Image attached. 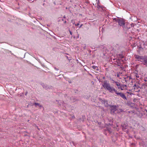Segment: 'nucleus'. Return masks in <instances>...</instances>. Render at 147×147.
<instances>
[{
	"mask_svg": "<svg viewBox=\"0 0 147 147\" xmlns=\"http://www.w3.org/2000/svg\"><path fill=\"white\" fill-rule=\"evenodd\" d=\"M69 32H70V34L71 35H72V32L70 30H69Z\"/></svg>",
	"mask_w": 147,
	"mask_h": 147,
	"instance_id": "dca6fc26",
	"label": "nucleus"
},
{
	"mask_svg": "<svg viewBox=\"0 0 147 147\" xmlns=\"http://www.w3.org/2000/svg\"><path fill=\"white\" fill-rule=\"evenodd\" d=\"M113 83L115 84V85L117 86L118 88L119 89H121V90H123L126 89V85L123 84L121 85L120 84L117 82H115L113 80Z\"/></svg>",
	"mask_w": 147,
	"mask_h": 147,
	"instance_id": "f03ea898",
	"label": "nucleus"
},
{
	"mask_svg": "<svg viewBox=\"0 0 147 147\" xmlns=\"http://www.w3.org/2000/svg\"><path fill=\"white\" fill-rule=\"evenodd\" d=\"M127 80H126V78H125V81L126 82H127V81H128V79H129V80L131 79V78L130 76H127L126 78Z\"/></svg>",
	"mask_w": 147,
	"mask_h": 147,
	"instance_id": "f8f14e48",
	"label": "nucleus"
},
{
	"mask_svg": "<svg viewBox=\"0 0 147 147\" xmlns=\"http://www.w3.org/2000/svg\"><path fill=\"white\" fill-rule=\"evenodd\" d=\"M22 95V94H20V96H21Z\"/></svg>",
	"mask_w": 147,
	"mask_h": 147,
	"instance_id": "a211bd4d",
	"label": "nucleus"
},
{
	"mask_svg": "<svg viewBox=\"0 0 147 147\" xmlns=\"http://www.w3.org/2000/svg\"><path fill=\"white\" fill-rule=\"evenodd\" d=\"M71 22L73 24H75V22L74 20H72L71 21Z\"/></svg>",
	"mask_w": 147,
	"mask_h": 147,
	"instance_id": "ddd939ff",
	"label": "nucleus"
},
{
	"mask_svg": "<svg viewBox=\"0 0 147 147\" xmlns=\"http://www.w3.org/2000/svg\"><path fill=\"white\" fill-rule=\"evenodd\" d=\"M79 25V23H77V24H75V25L76 26H78Z\"/></svg>",
	"mask_w": 147,
	"mask_h": 147,
	"instance_id": "2eb2a0df",
	"label": "nucleus"
},
{
	"mask_svg": "<svg viewBox=\"0 0 147 147\" xmlns=\"http://www.w3.org/2000/svg\"><path fill=\"white\" fill-rule=\"evenodd\" d=\"M66 21H65V23H66Z\"/></svg>",
	"mask_w": 147,
	"mask_h": 147,
	"instance_id": "6ab92c4d",
	"label": "nucleus"
},
{
	"mask_svg": "<svg viewBox=\"0 0 147 147\" xmlns=\"http://www.w3.org/2000/svg\"><path fill=\"white\" fill-rule=\"evenodd\" d=\"M135 92H139L140 91L138 89L139 87L137 86L136 84H135L133 86Z\"/></svg>",
	"mask_w": 147,
	"mask_h": 147,
	"instance_id": "423d86ee",
	"label": "nucleus"
},
{
	"mask_svg": "<svg viewBox=\"0 0 147 147\" xmlns=\"http://www.w3.org/2000/svg\"><path fill=\"white\" fill-rule=\"evenodd\" d=\"M58 104L60 105H63V102L60 100L57 101Z\"/></svg>",
	"mask_w": 147,
	"mask_h": 147,
	"instance_id": "1a4fd4ad",
	"label": "nucleus"
},
{
	"mask_svg": "<svg viewBox=\"0 0 147 147\" xmlns=\"http://www.w3.org/2000/svg\"><path fill=\"white\" fill-rule=\"evenodd\" d=\"M116 94L120 96L121 97L124 99H126V97L125 95L121 92H116Z\"/></svg>",
	"mask_w": 147,
	"mask_h": 147,
	"instance_id": "20e7f679",
	"label": "nucleus"
},
{
	"mask_svg": "<svg viewBox=\"0 0 147 147\" xmlns=\"http://www.w3.org/2000/svg\"><path fill=\"white\" fill-rule=\"evenodd\" d=\"M102 85L105 89H107L109 91L111 92L112 91L116 92V91L114 88L111 87L110 84L107 81H104Z\"/></svg>",
	"mask_w": 147,
	"mask_h": 147,
	"instance_id": "f257e3e1",
	"label": "nucleus"
},
{
	"mask_svg": "<svg viewBox=\"0 0 147 147\" xmlns=\"http://www.w3.org/2000/svg\"><path fill=\"white\" fill-rule=\"evenodd\" d=\"M118 22L119 25L120 26H124L125 23L124 21L122 20L119 19L118 21Z\"/></svg>",
	"mask_w": 147,
	"mask_h": 147,
	"instance_id": "7ed1b4c3",
	"label": "nucleus"
},
{
	"mask_svg": "<svg viewBox=\"0 0 147 147\" xmlns=\"http://www.w3.org/2000/svg\"><path fill=\"white\" fill-rule=\"evenodd\" d=\"M35 105L36 106H38L39 107H42V106L40 105L39 103H37L35 102L34 103Z\"/></svg>",
	"mask_w": 147,
	"mask_h": 147,
	"instance_id": "9d476101",
	"label": "nucleus"
},
{
	"mask_svg": "<svg viewBox=\"0 0 147 147\" xmlns=\"http://www.w3.org/2000/svg\"><path fill=\"white\" fill-rule=\"evenodd\" d=\"M144 64L146 65H147V59H144Z\"/></svg>",
	"mask_w": 147,
	"mask_h": 147,
	"instance_id": "9b49d317",
	"label": "nucleus"
},
{
	"mask_svg": "<svg viewBox=\"0 0 147 147\" xmlns=\"http://www.w3.org/2000/svg\"><path fill=\"white\" fill-rule=\"evenodd\" d=\"M135 57L136 59H138L139 60L140 59L142 60L143 59V57L141 56H140L138 55H135Z\"/></svg>",
	"mask_w": 147,
	"mask_h": 147,
	"instance_id": "0eeeda50",
	"label": "nucleus"
},
{
	"mask_svg": "<svg viewBox=\"0 0 147 147\" xmlns=\"http://www.w3.org/2000/svg\"><path fill=\"white\" fill-rule=\"evenodd\" d=\"M100 102H102V104L105 106H107V101L103 100H100Z\"/></svg>",
	"mask_w": 147,
	"mask_h": 147,
	"instance_id": "6e6552de",
	"label": "nucleus"
},
{
	"mask_svg": "<svg viewBox=\"0 0 147 147\" xmlns=\"http://www.w3.org/2000/svg\"><path fill=\"white\" fill-rule=\"evenodd\" d=\"M92 68H93L94 69H95L96 68V67L93 65L92 66Z\"/></svg>",
	"mask_w": 147,
	"mask_h": 147,
	"instance_id": "4468645a",
	"label": "nucleus"
},
{
	"mask_svg": "<svg viewBox=\"0 0 147 147\" xmlns=\"http://www.w3.org/2000/svg\"><path fill=\"white\" fill-rule=\"evenodd\" d=\"M111 113H114L116 110V106H112L111 107Z\"/></svg>",
	"mask_w": 147,
	"mask_h": 147,
	"instance_id": "39448f33",
	"label": "nucleus"
},
{
	"mask_svg": "<svg viewBox=\"0 0 147 147\" xmlns=\"http://www.w3.org/2000/svg\"><path fill=\"white\" fill-rule=\"evenodd\" d=\"M82 25H83V24H81L80 25V26L79 27V28H80V27H81L82 26Z\"/></svg>",
	"mask_w": 147,
	"mask_h": 147,
	"instance_id": "f3484780",
	"label": "nucleus"
}]
</instances>
